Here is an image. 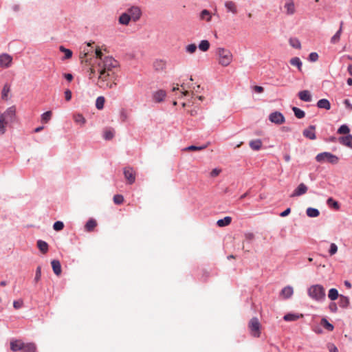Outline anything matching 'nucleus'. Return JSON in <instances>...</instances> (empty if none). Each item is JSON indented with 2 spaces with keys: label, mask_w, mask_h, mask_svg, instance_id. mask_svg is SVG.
<instances>
[{
  "label": "nucleus",
  "mask_w": 352,
  "mask_h": 352,
  "mask_svg": "<svg viewBox=\"0 0 352 352\" xmlns=\"http://www.w3.org/2000/svg\"><path fill=\"white\" fill-rule=\"evenodd\" d=\"M339 296H340V295L338 294V291L336 289L332 288V289H329V293H328V297L330 300H335Z\"/></svg>",
  "instance_id": "obj_35"
},
{
  "label": "nucleus",
  "mask_w": 352,
  "mask_h": 352,
  "mask_svg": "<svg viewBox=\"0 0 352 352\" xmlns=\"http://www.w3.org/2000/svg\"><path fill=\"white\" fill-rule=\"evenodd\" d=\"M131 20V19L130 16H129L128 13L126 12L122 13L120 16L118 21L122 25H129Z\"/></svg>",
  "instance_id": "obj_24"
},
{
  "label": "nucleus",
  "mask_w": 352,
  "mask_h": 352,
  "mask_svg": "<svg viewBox=\"0 0 352 352\" xmlns=\"http://www.w3.org/2000/svg\"><path fill=\"white\" fill-rule=\"evenodd\" d=\"M232 221V218L230 217H226L223 219H219L217 222V224L219 227H224L228 226Z\"/></svg>",
  "instance_id": "obj_32"
},
{
  "label": "nucleus",
  "mask_w": 352,
  "mask_h": 352,
  "mask_svg": "<svg viewBox=\"0 0 352 352\" xmlns=\"http://www.w3.org/2000/svg\"><path fill=\"white\" fill-rule=\"evenodd\" d=\"M302 317H303L302 314H290L289 313V314L285 315L283 317V319L285 321H295V320H297L298 319L302 318Z\"/></svg>",
  "instance_id": "obj_27"
},
{
  "label": "nucleus",
  "mask_w": 352,
  "mask_h": 352,
  "mask_svg": "<svg viewBox=\"0 0 352 352\" xmlns=\"http://www.w3.org/2000/svg\"><path fill=\"white\" fill-rule=\"evenodd\" d=\"M339 134H348L349 133V128L348 126L343 124L338 130Z\"/></svg>",
  "instance_id": "obj_50"
},
{
  "label": "nucleus",
  "mask_w": 352,
  "mask_h": 352,
  "mask_svg": "<svg viewBox=\"0 0 352 352\" xmlns=\"http://www.w3.org/2000/svg\"><path fill=\"white\" fill-rule=\"evenodd\" d=\"M96 69L98 74V86L102 89H112L116 86L119 63L112 56H104L99 48L96 50Z\"/></svg>",
  "instance_id": "obj_1"
},
{
  "label": "nucleus",
  "mask_w": 352,
  "mask_h": 352,
  "mask_svg": "<svg viewBox=\"0 0 352 352\" xmlns=\"http://www.w3.org/2000/svg\"><path fill=\"white\" fill-rule=\"evenodd\" d=\"M290 212H291V209H290V208H288L282 212L280 214V216L282 217H285L287 216Z\"/></svg>",
  "instance_id": "obj_62"
},
{
  "label": "nucleus",
  "mask_w": 352,
  "mask_h": 352,
  "mask_svg": "<svg viewBox=\"0 0 352 352\" xmlns=\"http://www.w3.org/2000/svg\"><path fill=\"white\" fill-rule=\"evenodd\" d=\"M41 277V266H38L36 270V274L34 277V281L36 283L38 282Z\"/></svg>",
  "instance_id": "obj_52"
},
{
  "label": "nucleus",
  "mask_w": 352,
  "mask_h": 352,
  "mask_svg": "<svg viewBox=\"0 0 352 352\" xmlns=\"http://www.w3.org/2000/svg\"><path fill=\"white\" fill-rule=\"evenodd\" d=\"M225 7L226 8L228 12H230L233 14L236 13V6L235 3L232 1H228L225 3Z\"/></svg>",
  "instance_id": "obj_28"
},
{
  "label": "nucleus",
  "mask_w": 352,
  "mask_h": 352,
  "mask_svg": "<svg viewBox=\"0 0 352 352\" xmlns=\"http://www.w3.org/2000/svg\"><path fill=\"white\" fill-rule=\"evenodd\" d=\"M64 228V224L62 221H56L53 225V228L56 231H60L62 230Z\"/></svg>",
  "instance_id": "obj_49"
},
{
  "label": "nucleus",
  "mask_w": 352,
  "mask_h": 352,
  "mask_svg": "<svg viewBox=\"0 0 352 352\" xmlns=\"http://www.w3.org/2000/svg\"><path fill=\"white\" fill-rule=\"evenodd\" d=\"M289 43L290 45L295 49H300L301 47L300 42L298 38H292L289 39Z\"/></svg>",
  "instance_id": "obj_40"
},
{
  "label": "nucleus",
  "mask_w": 352,
  "mask_h": 352,
  "mask_svg": "<svg viewBox=\"0 0 352 352\" xmlns=\"http://www.w3.org/2000/svg\"><path fill=\"white\" fill-rule=\"evenodd\" d=\"M10 91V86L8 84H5L2 89V98L6 99L8 93Z\"/></svg>",
  "instance_id": "obj_45"
},
{
  "label": "nucleus",
  "mask_w": 352,
  "mask_h": 352,
  "mask_svg": "<svg viewBox=\"0 0 352 352\" xmlns=\"http://www.w3.org/2000/svg\"><path fill=\"white\" fill-rule=\"evenodd\" d=\"M329 309H331V311L336 312L338 309L336 304L334 302L331 303L329 305Z\"/></svg>",
  "instance_id": "obj_64"
},
{
  "label": "nucleus",
  "mask_w": 352,
  "mask_h": 352,
  "mask_svg": "<svg viewBox=\"0 0 352 352\" xmlns=\"http://www.w3.org/2000/svg\"><path fill=\"white\" fill-rule=\"evenodd\" d=\"M23 305V301L21 299H19L18 300H14L13 302V307L16 309H19L21 308Z\"/></svg>",
  "instance_id": "obj_54"
},
{
  "label": "nucleus",
  "mask_w": 352,
  "mask_h": 352,
  "mask_svg": "<svg viewBox=\"0 0 352 352\" xmlns=\"http://www.w3.org/2000/svg\"><path fill=\"white\" fill-rule=\"evenodd\" d=\"M114 136V131L112 130H107L104 132L103 137L105 140H111Z\"/></svg>",
  "instance_id": "obj_47"
},
{
  "label": "nucleus",
  "mask_w": 352,
  "mask_h": 352,
  "mask_svg": "<svg viewBox=\"0 0 352 352\" xmlns=\"http://www.w3.org/2000/svg\"><path fill=\"white\" fill-rule=\"evenodd\" d=\"M197 45L194 43L189 44L187 46H186V52L189 54H193L197 50Z\"/></svg>",
  "instance_id": "obj_48"
},
{
  "label": "nucleus",
  "mask_w": 352,
  "mask_h": 352,
  "mask_svg": "<svg viewBox=\"0 0 352 352\" xmlns=\"http://www.w3.org/2000/svg\"><path fill=\"white\" fill-rule=\"evenodd\" d=\"M120 118L122 122H125L127 120L128 116L126 111L122 110L120 112Z\"/></svg>",
  "instance_id": "obj_60"
},
{
  "label": "nucleus",
  "mask_w": 352,
  "mask_h": 352,
  "mask_svg": "<svg viewBox=\"0 0 352 352\" xmlns=\"http://www.w3.org/2000/svg\"><path fill=\"white\" fill-rule=\"evenodd\" d=\"M166 96V91L164 90L160 89L153 93V98L156 102H160L164 100Z\"/></svg>",
  "instance_id": "obj_16"
},
{
  "label": "nucleus",
  "mask_w": 352,
  "mask_h": 352,
  "mask_svg": "<svg viewBox=\"0 0 352 352\" xmlns=\"http://www.w3.org/2000/svg\"><path fill=\"white\" fill-rule=\"evenodd\" d=\"M308 296L316 301H322L325 299V291L321 285H314L308 288Z\"/></svg>",
  "instance_id": "obj_2"
},
{
  "label": "nucleus",
  "mask_w": 352,
  "mask_h": 352,
  "mask_svg": "<svg viewBox=\"0 0 352 352\" xmlns=\"http://www.w3.org/2000/svg\"><path fill=\"white\" fill-rule=\"evenodd\" d=\"M339 305L342 308H346L349 305V298L347 296L340 295Z\"/></svg>",
  "instance_id": "obj_30"
},
{
  "label": "nucleus",
  "mask_w": 352,
  "mask_h": 352,
  "mask_svg": "<svg viewBox=\"0 0 352 352\" xmlns=\"http://www.w3.org/2000/svg\"><path fill=\"white\" fill-rule=\"evenodd\" d=\"M8 122L2 116H0V135H3L6 133V126Z\"/></svg>",
  "instance_id": "obj_31"
},
{
  "label": "nucleus",
  "mask_w": 352,
  "mask_h": 352,
  "mask_svg": "<svg viewBox=\"0 0 352 352\" xmlns=\"http://www.w3.org/2000/svg\"><path fill=\"white\" fill-rule=\"evenodd\" d=\"M250 147L254 151H258L262 146V142L260 139L252 140L250 142Z\"/></svg>",
  "instance_id": "obj_26"
},
{
  "label": "nucleus",
  "mask_w": 352,
  "mask_h": 352,
  "mask_svg": "<svg viewBox=\"0 0 352 352\" xmlns=\"http://www.w3.org/2000/svg\"><path fill=\"white\" fill-rule=\"evenodd\" d=\"M317 107L319 109H324L329 110L331 109V104L327 99H320L317 102Z\"/></svg>",
  "instance_id": "obj_21"
},
{
  "label": "nucleus",
  "mask_w": 352,
  "mask_h": 352,
  "mask_svg": "<svg viewBox=\"0 0 352 352\" xmlns=\"http://www.w3.org/2000/svg\"><path fill=\"white\" fill-rule=\"evenodd\" d=\"M245 237L247 240L251 241L254 238V234L252 232H248L245 234Z\"/></svg>",
  "instance_id": "obj_61"
},
{
  "label": "nucleus",
  "mask_w": 352,
  "mask_h": 352,
  "mask_svg": "<svg viewBox=\"0 0 352 352\" xmlns=\"http://www.w3.org/2000/svg\"><path fill=\"white\" fill-rule=\"evenodd\" d=\"M339 141L343 145L352 148V135H347L339 138Z\"/></svg>",
  "instance_id": "obj_20"
},
{
  "label": "nucleus",
  "mask_w": 352,
  "mask_h": 352,
  "mask_svg": "<svg viewBox=\"0 0 352 352\" xmlns=\"http://www.w3.org/2000/svg\"><path fill=\"white\" fill-rule=\"evenodd\" d=\"M97 222L94 219H90L87 221L85 226V229L87 232H91L94 230V229L96 227Z\"/></svg>",
  "instance_id": "obj_23"
},
{
  "label": "nucleus",
  "mask_w": 352,
  "mask_h": 352,
  "mask_svg": "<svg viewBox=\"0 0 352 352\" xmlns=\"http://www.w3.org/2000/svg\"><path fill=\"white\" fill-rule=\"evenodd\" d=\"M293 293L294 290L291 286H286L281 290V295L284 298H290L293 295Z\"/></svg>",
  "instance_id": "obj_22"
},
{
  "label": "nucleus",
  "mask_w": 352,
  "mask_h": 352,
  "mask_svg": "<svg viewBox=\"0 0 352 352\" xmlns=\"http://www.w3.org/2000/svg\"><path fill=\"white\" fill-rule=\"evenodd\" d=\"M221 173V169H219V168H214L211 172H210V176L212 177H215L217 176H218L219 175V173Z\"/></svg>",
  "instance_id": "obj_56"
},
{
  "label": "nucleus",
  "mask_w": 352,
  "mask_h": 352,
  "mask_svg": "<svg viewBox=\"0 0 352 352\" xmlns=\"http://www.w3.org/2000/svg\"><path fill=\"white\" fill-rule=\"evenodd\" d=\"M104 102L105 99L103 96H98L96 100V107L99 110L102 109L104 108Z\"/></svg>",
  "instance_id": "obj_36"
},
{
  "label": "nucleus",
  "mask_w": 352,
  "mask_h": 352,
  "mask_svg": "<svg viewBox=\"0 0 352 352\" xmlns=\"http://www.w3.org/2000/svg\"><path fill=\"white\" fill-rule=\"evenodd\" d=\"M207 146H208L207 144H204V145H202V146H197L191 145V146H189L188 147L184 148V151H201V150H204L206 148H207Z\"/></svg>",
  "instance_id": "obj_39"
},
{
  "label": "nucleus",
  "mask_w": 352,
  "mask_h": 352,
  "mask_svg": "<svg viewBox=\"0 0 352 352\" xmlns=\"http://www.w3.org/2000/svg\"><path fill=\"white\" fill-rule=\"evenodd\" d=\"M199 49L202 52H206L210 48V43L207 40H202L199 44Z\"/></svg>",
  "instance_id": "obj_34"
},
{
  "label": "nucleus",
  "mask_w": 352,
  "mask_h": 352,
  "mask_svg": "<svg viewBox=\"0 0 352 352\" xmlns=\"http://www.w3.org/2000/svg\"><path fill=\"white\" fill-rule=\"evenodd\" d=\"M328 349L329 352H338V348L333 344L328 345Z\"/></svg>",
  "instance_id": "obj_59"
},
{
  "label": "nucleus",
  "mask_w": 352,
  "mask_h": 352,
  "mask_svg": "<svg viewBox=\"0 0 352 352\" xmlns=\"http://www.w3.org/2000/svg\"><path fill=\"white\" fill-rule=\"evenodd\" d=\"M320 324L327 330L329 331H333V326L331 323L328 322V320L326 318H322L321 320Z\"/></svg>",
  "instance_id": "obj_44"
},
{
  "label": "nucleus",
  "mask_w": 352,
  "mask_h": 352,
  "mask_svg": "<svg viewBox=\"0 0 352 352\" xmlns=\"http://www.w3.org/2000/svg\"><path fill=\"white\" fill-rule=\"evenodd\" d=\"M59 50L65 54V59L70 58L72 56V52L70 50L67 49L63 46H60Z\"/></svg>",
  "instance_id": "obj_43"
},
{
  "label": "nucleus",
  "mask_w": 352,
  "mask_h": 352,
  "mask_svg": "<svg viewBox=\"0 0 352 352\" xmlns=\"http://www.w3.org/2000/svg\"><path fill=\"white\" fill-rule=\"evenodd\" d=\"M51 264H52V267L54 273L56 275L59 276L62 272L61 265H60V261L58 260H53V261H52Z\"/></svg>",
  "instance_id": "obj_19"
},
{
  "label": "nucleus",
  "mask_w": 352,
  "mask_h": 352,
  "mask_svg": "<svg viewBox=\"0 0 352 352\" xmlns=\"http://www.w3.org/2000/svg\"><path fill=\"white\" fill-rule=\"evenodd\" d=\"M307 215L309 217H317L319 216V210L314 208H308L306 211Z\"/></svg>",
  "instance_id": "obj_33"
},
{
  "label": "nucleus",
  "mask_w": 352,
  "mask_h": 352,
  "mask_svg": "<svg viewBox=\"0 0 352 352\" xmlns=\"http://www.w3.org/2000/svg\"><path fill=\"white\" fill-rule=\"evenodd\" d=\"M318 54L316 52H311L309 55L308 60L311 62H316L318 59Z\"/></svg>",
  "instance_id": "obj_53"
},
{
  "label": "nucleus",
  "mask_w": 352,
  "mask_h": 352,
  "mask_svg": "<svg viewBox=\"0 0 352 352\" xmlns=\"http://www.w3.org/2000/svg\"><path fill=\"white\" fill-rule=\"evenodd\" d=\"M298 95L299 98L304 102H310L311 100V95L308 90L299 91Z\"/></svg>",
  "instance_id": "obj_17"
},
{
  "label": "nucleus",
  "mask_w": 352,
  "mask_h": 352,
  "mask_svg": "<svg viewBox=\"0 0 352 352\" xmlns=\"http://www.w3.org/2000/svg\"><path fill=\"white\" fill-rule=\"evenodd\" d=\"M113 201L116 204H121L124 201V197L121 195H116L113 197Z\"/></svg>",
  "instance_id": "obj_51"
},
{
  "label": "nucleus",
  "mask_w": 352,
  "mask_h": 352,
  "mask_svg": "<svg viewBox=\"0 0 352 352\" xmlns=\"http://www.w3.org/2000/svg\"><path fill=\"white\" fill-rule=\"evenodd\" d=\"M12 63V57L7 54L3 53L0 54V67L6 69L9 68Z\"/></svg>",
  "instance_id": "obj_8"
},
{
  "label": "nucleus",
  "mask_w": 352,
  "mask_h": 352,
  "mask_svg": "<svg viewBox=\"0 0 352 352\" xmlns=\"http://www.w3.org/2000/svg\"><path fill=\"white\" fill-rule=\"evenodd\" d=\"M344 104L349 111H352V104L350 102L349 100L345 99L344 100Z\"/></svg>",
  "instance_id": "obj_58"
},
{
  "label": "nucleus",
  "mask_w": 352,
  "mask_h": 352,
  "mask_svg": "<svg viewBox=\"0 0 352 352\" xmlns=\"http://www.w3.org/2000/svg\"><path fill=\"white\" fill-rule=\"evenodd\" d=\"M269 120L276 124H280L285 122V117L280 112L275 111L270 114Z\"/></svg>",
  "instance_id": "obj_9"
},
{
  "label": "nucleus",
  "mask_w": 352,
  "mask_h": 352,
  "mask_svg": "<svg viewBox=\"0 0 352 352\" xmlns=\"http://www.w3.org/2000/svg\"><path fill=\"white\" fill-rule=\"evenodd\" d=\"M217 54L219 57V63L223 67L229 65L232 61L233 56L229 50L219 47L217 50Z\"/></svg>",
  "instance_id": "obj_3"
},
{
  "label": "nucleus",
  "mask_w": 352,
  "mask_h": 352,
  "mask_svg": "<svg viewBox=\"0 0 352 352\" xmlns=\"http://www.w3.org/2000/svg\"><path fill=\"white\" fill-rule=\"evenodd\" d=\"M316 160L318 162H328L331 164H336L338 162V157L329 152H324L316 155Z\"/></svg>",
  "instance_id": "obj_4"
},
{
  "label": "nucleus",
  "mask_w": 352,
  "mask_h": 352,
  "mask_svg": "<svg viewBox=\"0 0 352 352\" xmlns=\"http://www.w3.org/2000/svg\"><path fill=\"white\" fill-rule=\"evenodd\" d=\"M289 63L292 65L296 67L299 72L302 71V63L298 57L291 58Z\"/></svg>",
  "instance_id": "obj_25"
},
{
  "label": "nucleus",
  "mask_w": 352,
  "mask_h": 352,
  "mask_svg": "<svg viewBox=\"0 0 352 352\" xmlns=\"http://www.w3.org/2000/svg\"><path fill=\"white\" fill-rule=\"evenodd\" d=\"M308 190L307 186L303 184H300L298 187L294 190L292 194L290 195L291 197H299L307 192Z\"/></svg>",
  "instance_id": "obj_11"
},
{
  "label": "nucleus",
  "mask_w": 352,
  "mask_h": 352,
  "mask_svg": "<svg viewBox=\"0 0 352 352\" xmlns=\"http://www.w3.org/2000/svg\"><path fill=\"white\" fill-rule=\"evenodd\" d=\"M75 122L83 125L85 124L86 120L82 114H76L74 116Z\"/></svg>",
  "instance_id": "obj_42"
},
{
  "label": "nucleus",
  "mask_w": 352,
  "mask_h": 352,
  "mask_svg": "<svg viewBox=\"0 0 352 352\" xmlns=\"http://www.w3.org/2000/svg\"><path fill=\"white\" fill-rule=\"evenodd\" d=\"M212 13L208 10H201L199 14V19L202 21L210 22L212 18Z\"/></svg>",
  "instance_id": "obj_14"
},
{
  "label": "nucleus",
  "mask_w": 352,
  "mask_h": 352,
  "mask_svg": "<svg viewBox=\"0 0 352 352\" xmlns=\"http://www.w3.org/2000/svg\"><path fill=\"white\" fill-rule=\"evenodd\" d=\"M292 111H293L295 116L298 119L303 118L305 116V112L298 107H292Z\"/></svg>",
  "instance_id": "obj_37"
},
{
  "label": "nucleus",
  "mask_w": 352,
  "mask_h": 352,
  "mask_svg": "<svg viewBox=\"0 0 352 352\" xmlns=\"http://www.w3.org/2000/svg\"><path fill=\"white\" fill-rule=\"evenodd\" d=\"M0 116H2L8 122H13L16 118V107L12 106L8 108L3 113H0Z\"/></svg>",
  "instance_id": "obj_6"
},
{
  "label": "nucleus",
  "mask_w": 352,
  "mask_h": 352,
  "mask_svg": "<svg viewBox=\"0 0 352 352\" xmlns=\"http://www.w3.org/2000/svg\"><path fill=\"white\" fill-rule=\"evenodd\" d=\"M124 175L129 184H132L135 181V175L132 168L127 167L124 169Z\"/></svg>",
  "instance_id": "obj_10"
},
{
  "label": "nucleus",
  "mask_w": 352,
  "mask_h": 352,
  "mask_svg": "<svg viewBox=\"0 0 352 352\" xmlns=\"http://www.w3.org/2000/svg\"><path fill=\"white\" fill-rule=\"evenodd\" d=\"M65 98L67 101H69L72 99V91L69 89L65 91Z\"/></svg>",
  "instance_id": "obj_57"
},
{
  "label": "nucleus",
  "mask_w": 352,
  "mask_h": 352,
  "mask_svg": "<svg viewBox=\"0 0 352 352\" xmlns=\"http://www.w3.org/2000/svg\"><path fill=\"white\" fill-rule=\"evenodd\" d=\"M126 12L130 16L131 19L134 22L138 21L142 15V11L140 8L138 6H132L127 9Z\"/></svg>",
  "instance_id": "obj_7"
},
{
  "label": "nucleus",
  "mask_w": 352,
  "mask_h": 352,
  "mask_svg": "<svg viewBox=\"0 0 352 352\" xmlns=\"http://www.w3.org/2000/svg\"><path fill=\"white\" fill-rule=\"evenodd\" d=\"M23 342L19 340H15L10 342V349L14 351H19L23 349Z\"/></svg>",
  "instance_id": "obj_15"
},
{
  "label": "nucleus",
  "mask_w": 352,
  "mask_h": 352,
  "mask_svg": "<svg viewBox=\"0 0 352 352\" xmlns=\"http://www.w3.org/2000/svg\"><path fill=\"white\" fill-rule=\"evenodd\" d=\"M315 130L316 126L314 125H310L307 129L303 131L302 134L305 138L314 140L316 138Z\"/></svg>",
  "instance_id": "obj_13"
},
{
  "label": "nucleus",
  "mask_w": 352,
  "mask_h": 352,
  "mask_svg": "<svg viewBox=\"0 0 352 352\" xmlns=\"http://www.w3.org/2000/svg\"><path fill=\"white\" fill-rule=\"evenodd\" d=\"M52 113L51 111H46L41 116V121L47 123L51 119Z\"/></svg>",
  "instance_id": "obj_46"
},
{
  "label": "nucleus",
  "mask_w": 352,
  "mask_h": 352,
  "mask_svg": "<svg viewBox=\"0 0 352 352\" xmlns=\"http://www.w3.org/2000/svg\"><path fill=\"white\" fill-rule=\"evenodd\" d=\"M21 352H36V346L33 342L23 343Z\"/></svg>",
  "instance_id": "obj_18"
},
{
  "label": "nucleus",
  "mask_w": 352,
  "mask_h": 352,
  "mask_svg": "<svg viewBox=\"0 0 352 352\" xmlns=\"http://www.w3.org/2000/svg\"><path fill=\"white\" fill-rule=\"evenodd\" d=\"M253 89H254V91L255 92H256V93H259V94H260V93H262V92L263 91V90H264L263 87L257 86V85H256V86H254V87H253Z\"/></svg>",
  "instance_id": "obj_63"
},
{
  "label": "nucleus",
  "mask_w": 352,
  "mask_h": 352,
  "mask_svg": "<svg viewBox=\"0 0 352 352\" xmlns=\"http://www.w3.org/2000/svg\"><path fill=\"white\" fill-rule=\"evenodd\" d=\"M250 331L251 334L254 337H259L261 334L260 329H261V324L258 320L257 318H252L248 324Z\"/></svg>",
  "instance_id": "obj_5"
},
{
  "label": "nucleus",
  "mask_w": 352,
  "mask_h": 352,
  "mask_svg": "<svg viewBox=\"0 0 352 352\" xmlns=\"http://www.w3.org/2000/svg\"><path fill=\"white\" fill-rule=\"evenodd\" d=\"M284 9L287 15H293L296 12V7L293 0H287L284 4Z\"/></svg>",
  "instance_id": "obj_12"
},
{
  "label": "nucleus",
  "mask_w": 352,
  "mask_h": 352,
  "mask_svg": "<svg viewBox=\"0 0 352 352\" xmlns=\"http://www.w3.org/2000/svg\"><path fill=\"white\" fill-rule=\"evenodd\" d=\"M338 251V246L336 245V244L335 243H331L330 245V248H329V254L330 255H333L335 254Z\"/></svg>",
  "instance_id": "obj_55"
},
{
  "label": "nucleus",
  "mask_w": 352,
  "mask_h": 352,
  "mask_svg": "<svg viewBox=\"0 0 352 352\" xmlns=\"http://www.w3.org/2000/svg\"><path fill=\"white\" fill-rule=\"evenodd\" d=\"M341 34V28H339L336 33L331 37V43L333 44L338 43L340 41Z\"/></svg>",
  "instance_id": "obj_41"
},
{
  "label": "nucleus",
  "mask_w": 352,
  "mask_h": 352,
  "mask_svg": "<svg viewBox=\"0 0 352 352\" xmlns=\"http://www.w3.org/2000/svg\"><path fill=\"white\" fill-rule=\"evenodd\" d=\"M37 246H38V248L40 250V251L41 252H43V254H45L46 252H47L48 251V244L44 241H42V240H38L37 241Z\"/></svg>",
  "instance_id": "obj_29"
},
{
  "label": "nucleus",
  "mask_w": 352,
  "mask_h": 352,
  "mask_svg": "<svg viewBox=\"0 0 352 352\" xmlns=\"http://www.w3.org/2000/svg\"><path fill=\"white\" fill-rule=\"evenodd\" d=\"M327 204L329 206L336 209L339 210L340 208V204L338 201H335L332 197H329L327 201Z\"/></svg>",
  "instance_id": "obj_38"
}]
</instances>
